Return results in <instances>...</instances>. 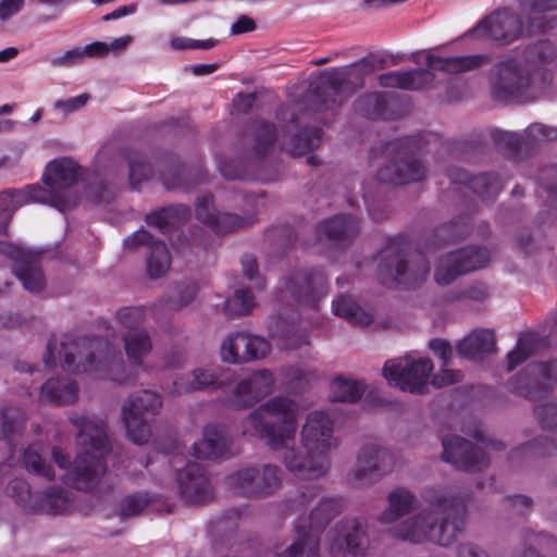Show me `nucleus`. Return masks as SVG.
<instances>
[{
  "mask_svg": "<svg viewBox=\"0 0 557 557\" xmlns=\"http://www.w3.org/2000/svg\"><path fill=\"white\" fill-rule=\"evenodd\" d=\"M78 388L70 379L48 380L41 387L42 401L52 404H72L77 399Z\"/></svg>",
  "mask_w": 557,
  "mask_h": 557,
  "instance_id": "nucleus-36",
  "label": "nucleus"
},
{
  "mask_svg": "<svg viewBox=\"0 0 557 557\" xmlns=\"http://www.w3.org/2000/svg\"><path fill=\"white\" fill-rule=\"evenodd\" d=\"M414 503V495L407 490H396L389 495V507L382 516L381 520L384 523H392L403 518L409 512Z\"/></svg>",
  "mask_w": 557,
  "mask_h": 557,
  "instance_id": "nucleus-43",
  "label": "nucleus"
},
{
  "mask_svg": "<svg viewBox=\"0 0 557 557\" xmlns=\"http://www.w3.org/2000/svg\"><path fill=\"white\" fill-rule=\"evenodd\" d=\"M491 62L487 54L462 55L442 59L430 52L424 54L425 69H420V89L445 82L448 74L476 70Z\"/></svg>",
  "mask_w": 557,
  "mask_h": 557,
  "instance_id": "nucleus-12",
  "label": "nucleus"
},
{
  "mask_svg": "<svg viewBox=\"0 0 557 557\" xmlns=\"http://www.w3.org/2000/svg\"><path fill=\"white\" fill-rule=\"evenodd\" d=\"M395 466V455L388 448L374 443L366 444L357 454L348 480L356 487H368L393 472Z\"/></svg>",
  "mask_w": 557,
  "mask_h": 557,
  "instance_id": "nucleus-8",
  "label": "nucleus"
},
{
  "mask_svg": "<svg viewBox=\"0 0 557 557\" xmlns=\"http://www.w3.org/2000/svg\"><path fill=\"white\" fill-rule=\"evenodd\" d=\"M40 449L41 446L38 444L29 446L23 455L24 466L29 472H33L36 475L45 479H52L54 476L52 468L42 460Z\"/></svg>",
  "mask_w": 557,
  "mask_h": 557,
  "instance_id": "nucleus-48",
  "label": "nucleus"
},
{
  "mask_svg": "<svg viewBox=\"0 0 557 557\" xmlns=\"http://www.w3.org/2000/svg\"><path fill=\"white\" fill-rule=\"evenodd\" d=\"M557 57V49L548 39H541L528 45L523 51V58L528 63H549Z\"/></svg>",
  "mask_w": 557,
  "mask_h": 557,
  "instance_id": "nucleus-46",
  "label": "nucleus"
},
{
  "mask_svg": "<svg viewBox=\"0 0 557 557\" xmlns=\"http://www.w3.org/2000/svg\"><path fill=\"white\" fill-rule=\"evenodd\" d=\"M148 505V499L143 495H134L125 497L121 504V515L131 517L141 512Z\"/></svg>",
  "mask_w": 557,
  "mask_h": 557,
  "instance_id": "nucleus-59",
  "label": "nucleus"
},
{
  "mask_svg": "<svg viewBox=\"0 0 557 557\" xmlns=\"http://www.w3.org/2000/svg\"><path fill=\"white\" fill-rule=\"evenodd\" d=\"M384 99L377 94H369L358 101L357 109L370 117H376L381 114Z\"/></svg>",
  "mask_w": 557,
  "mask_h": 557,
  "instance_id": "nucleus-57",
  "label": "nucleus"
},
{
  "mask_svg": "<svg viewBox=\"0 0 557 557\" xmlns=\"http://www.w3.org/2000/svg\"><path fill=\"white\" fill-rule=\"evenodd\" d=\"M460 297L473 301H485L490 297V290L485 283L473 282L461 290Z\"/></svg>",
  "mask_w": 557,
  "mask_h": 557,
  "instance_id": "nucleus-61",
  "label": "nucleus"
},
{
  "mask_svg": "<svg viewBox=\"0 0 557 557\" xmlns=\"http://www.w3.org/2000/svg\"><path fill=\"white\" fill-rule=\"evenodd\" d=\"M552 82V73L545 67H523L513 59L495 64L488 76L490 94L502 103L529 102L543 95Z\"/></svg>",
  "mask_w": 557,
  "mask_h": 557,
  "instance_id": "nucleus-5",
  "label": "nucleus"
},
{
  "mask_svg": "<svg viewBox=\"0 0 557 557\" xmlns=\"http://www.w3.org/2000/svg\"><path fill=\"white\" fill-rule=\"evenodd\" d=\"M116 317L125 329L134 332L144 322L145 310L141 307L123 308L117 311Z\"/></svg>",
  "mask_w": 557,
  "mask_h": 557,
  "instance_id": "nucleus-53",
  "label": "nucleus"
},
{
  "mask_svg": "<svg viewBox=\"0 0 557 557\" xmlns=\"http://www.w3.org/2000/svg\"><path fill=\"white\" fill-rule=\"evenodd\" d=\"M70 420L78 430L81 453L76 460L71 462L61 448L54 447L52 458L63 472L60 478L66 484L78 490H88L104 473L102 458L109 450L104 424L102 421L79 414L72 416Z\"/></svg>",
  "mask_w": 557,
  "mask_h": 557,
  "instance_id": "nucleus-4",
  "label": "nucleus"
},
{
  "mask_svg": "<svg viewBox=\"0 0 557 557\" xmlns=\"http://www.w3.org/2000/svg\"><path fill=\"white\" fill-rule=\"evenodd\" d=\"M255 307V298L250 290L236 289L233 297L224 301L222 311L230 315L248 313Z\"/></svg>",
  "mask_w": 557,
  "mask_h": 557,
  "instance_id": "nucleus-47",
  "label": "nucleus"
},
{
  "mask_svg": "<svg viewBox=\"0 0 557 557\" xmlns=\"http://www.w3.org/2000/svg\"><path fill=\"white\" fill-rule=\"evenodd\" d=\"M491 252L485 247L467 246L442 256L434 280L441 286L451 284L460 275L480 270L488 264Z\"/></svg>",
  "mask_w": 557,
  "mask_h": 557,
  "instance_id": "nucleus-10",
  "label": "nucleus"
},
{
  "mask_svg": "<svg viewBox=\"0 0 557 557\" xmlns=\"http://www.w3.org/2000/svg\"><path fill=\"white\" fill-rule=\"evenodd\" d=\"M517 248L525 255H532L537 251L539 245L529 230H521L516 235Z\"/></svg>",
  "mask_w": 557,
  "mask_h": 557,
  "instance_id": "nucleus-63",
  "label": "nucleus"
},
{
  "mask_svg": "<svg viewBox=\"0 0 557 557\" xmlns=\"http://www.w3.org/2000/svg\"><path fill=\"white\" fill-rule=\"evenodd\" d=\"M541 185L548 198L557 200V165L544 169L540 176Z\"/></svg>",
  "mask_w": 557,
  "mask_h": 557,
  "instance_id": "nucleus-58",
  "label": "nucleus"
},
{
  "mask_svg": "<svg viewBox=\"0 0 557 557\" xmlns=\"http://www.w3.org/2000/svg\"><path fill=\"white\" fill-rule=\"evenodd\" d=\"M417 143L414 139H405L398 143L389 164L382 168L379 178L382 182L396 185L414 181L417 174Z\"/></svg>",
  "mask_w": 557,
  "mask_h": 557,
  "instance_id": "nucleus-18",
  "label": "nucleus"
},
{
  "mask_svg": "<svg viewBox=\"0 0 557 557\" xmlns=\"http://www.w3.org/2000/svg\"><path fill=\"white\" fill-rule=\"evenodd\" d=\"M224 372L218 368H197L190 374L180 376L174 381L170 393L180 396L205 388H215L222 386L226 379Z\"/></svg>",
  "mask_w": 557,
  "mask_h": 557,
  "instance_id": "nucleus-28",
  "label": "nucleus"
},
{
  "mask_svg": "<svg viewBox=\"0 0 557 557\" xmlns=\"http://www.w3.org/2000/svg\"><path fill=\"white\" fill-rule=\"evenodd\" d=\"M344 509V499L336 496H321L314 503L309 513V524L305 522L296 527L301 528L310 535H314L319 541L315 529L326 525L333 518Z\"/></svg>",
  "mask_w": 557,
  "mask_h": 557,
  "instance_id": "nucleus-30",
  "label": "nucleus"
},
{
  "mask_svg": "<svg viewBox=\"0 0 557 557\" xmlns=\"http://www.w3.org/2000/svg\"><path fill=\"white\" fill-rule=\"evenodd\" d=\"M319 491L320 487L318 485L306 487L293 500L292 508L296 511L306 509L308 506L312 505V503L318 496Z\"/></svg>",
  "mask_w": 557,
  "mask_h": 557,
  "instance_id": "nucleus-64",
  "label": "nucleus"
},
{
  "mask_svg": "<svg viewBox=\"0 0 557 557\" xmlns=\"http://www.w3.org/2000/svg\"><path fill=\"white\" fill-rule=\"evenodd\" d=\"M319 542L314 535H310L305 530L296 527L295 542L282 554L275 557H319Z\"/></svg>",
  "mask_w": 557,
  "mask_h": 557,
  "instance_id": "nucleus-44",
  "label": "nucleus"
},
{
  "mask_svg": "<svg viewBox=\"0 0 557 557\" xmlns=\"http://www.w3.org/2000/svg\"><path fill=\"white\" fill-rule=\"evenodd\" d=\"M519 11L525 16L529 34H541L554 28L557 17H548L547 12L557 10V0H517Z\"/></svg>",
  "mask_w": 557,
  "mask_h": 557,
  "instance_id": "nucleus-27",
  "label": "nucleus"
},
{
  "mask_svg": "<svg viewBox=\"0 0 557 557\" xmlns=\"http://www.w3.org/2000/svg\"><path fill=\"white\" fill-rule=\"evenodd\" d=\"M470 233V219L460 216L435 230L434 236L438 244L454 243L463 239Z\"/></svg>",
  "mask_w": 557,
  "mask_h": 557,
  "instance_id": "nucleus-45",
  "label": "nucleus"
},
{
  "mask_svg": "<svg viewBox=\"0 0 557 557\" xmlns=\"http://www.w3.org/2000/svg\"><path fill=\"white\" fill-rule=\"evenodd\" d=\"M420 512V532L441 546L451 544L465 530L468 509L461 498H446L442 495L424 496Z\"/></svg>",
  "mask_w": 557,
  "mask_h": 557,
  "instance_id": "nucleus-6",
  "label": "nucleus"
},
{
  "mask_svg": "<svg viewBox=\"0 0 557 557\" xmlns=\"http://www.w3.org/2000/svg\"><path fill=\"white\" fill-rule=\"evenodd\" d=\"M358 228V222L354 218L345 215L336 216L323 222L319 226V242L339 246L352 239Z\"/></svg>",
  "mask_w": 557,
  "mask_h": 557,
  "instance_id": "nucleus-32",
  "label": "nucleus"
},
{
  "mask_svg": "<svg viewBox=\"0 0 557 557\" xmlns=\"http://www.w3.org/2000/svg\"><path fill=\"white\" fill-rule=\"evenodd\" d=\"M82 49L79 47L70 49L59 57H54L50 60L53 66L70 67L83 62Z\"/></svg>",
  "mask_w": 557,
  "mask_h": 557,
  "instance_id": "nucleus-62",
  "label": "nucleus"
},
{
  "mask_svg": "<svg viewBox=\"0 0 557 557\" xmlns=\"http://www.w3.org/2000/svg\"><path fill=\"white\" fill-rule=\"evenodd\" d=\"M364 393V385L356 380L336 377L330 385V398L333 401L351 403L358 400Z\"/></svg>",
  "mask_w": 557,
  "mask_h": 557,
  "instance_id": "nucleus-42",
  "label": "nucleus"
},
{
  "mask_svg": "<svg viewBox=\"0 0 557 557\" xmlns=\"http://www.w3.org/2000/svg\"><path fill=\"white\" fill-rule=\"evenodd\" d=\"M129 183L134 187H138L140 183L148 180L151 174V169L148 163L139 156H134L129 159Z\"/></svg>",
  "mask_w": 557,
  "mask_h": 557,
  "instance_id": "nucleus-54",
  "label": "nucleus"
},
{
  "mask_svg": "<svg viewBox=\"0 0 557 557\" xmlns=\"http://www.w3.org/2000/svg\"><path fill=\"white\" fill-rule=\"evenodd\" d=\"M0 253L13 261V271L25 289L34 294L44 289L46 278L36 253L7 242H0Z\"/></svg>",
  "mask_w": 557,
  "mask_h": 557,
  "instance_id": "nucleus-17",
  "label": "nucleus"
},
{
  "mask_svg": "<svg viewBox=\"0 0 557 557\" xmlns=\"http://www.w3.org/2000/svg\"><path fill=\"white\" fill-rule=\"evenodd\" d=\"M286 384L292 388H302L315 379V371L310 368L290 367L284 371Z\"/></svg>",
  "mask_w": 557,
  "mask_h": 557,
  "instance_id": "nucleus-52",
  "label": "nucleus"
},
{
  "mask_svg": "<svg viewBox=\"0 0 557 557\" xmlns=\"http://www.w3.org/2000/svg\"><path fill=\"white\" fill-rule=\"evenodd\" d=\"M555 552L557 555V539L543 532H525L524 548L520 557H548Z\"/></svg>",
  "mask_w": 557,
  "mask_h": 557,
  "instance_id": "nucleus-39",
  "label": "nucleus"
},
{
  "mask_svg": "<svg viewBox=\"0 0 557 557\" xmlns=\"http://www.w3.org/2000/svg\"><path fill=\"white\" fill-rule=\"evenodd\" d=\"M333 312L356 325L366 326L372 322V314L363 310L349 295H339L333 300Z\"/></svg>",
  "mask_w": 557,
  "mask_h": 557,
  "instance_id": "nucleus-38",
  "label": "nucleus"
},
{
  "mask_svg": "<svg viewBox=\"0 0 557 557\" xmlns=\"http://www.w3.org/2000/svg\"><path fill=\"white\" fill-rule=\"evenodd\" d=\"M216 45L214 39L197 40L188 37H173L170 40V47L173 50L202 49L209 50Z\"/></svg>",
  "mask_w": 557,
  "mask_h": 557,
  "instance_id": "nucleus-56",
  "label": "nucleus"
},
{
  "mask_svg": "<svg viewBox=\"0 0 557 557\" xmlns=\"http://www.w3.org/2000/svg\"><path fill=\"white\" fill-rule=\"evenodd\" d=\"M522 32L521 16L508 9H502L485 16L468 34L475 38H488L502 45H508L518 39Z\"/></svg>",
  "mask_w": 557,
  "mask_h": 557,
  "instance_id": "nucleus-15",
  "label": "nucleus"
},
{
  "mask_svg": "<svg viewBox=\"0 0 557 557\" xmlns=\"http://www.w3.org/2000/svg\"><path fill=\"white\" fill-rule=\"evenodd\" d=\"M72 506L73 499L69 493L61 488H50L39 496L35 509L46 513H64Z\"/></svg>",
  "mask_w": 557,
  "mask_h": 557,
  "instance_id": "nucleus-40",
  "label": "nucleus"
},
{
  "mask_svg": "<svg viewBox=\"0 0 557 557\" xmlns=\"http://www.w3.org/2000/svg\"><path fill=\"white\" fill-rule=\"evenodd\" d=\"M503 187L500 175L494 171L472 175L469 186L474 195L490 205L496 199Z\"/></svg>",
  "mask_w": 557,
  "mask_h": 557,
  "instance_id": "nucleus-37",
  "label": "nucleus"
},
{
  "mask_svg": "<svg viewBox=\"0 0 557 557\" xmlns=\"http://www.w3.org/2000/svg\"><path fill=\"white\" fill-rule=\"evenodd\" d=\"M273 387L274 376L271 371H256L237 384L233 393L232 403L236 407L252 406L268 396L273 391Z\"/></svg>",
  "mask_w": 557,
  "mask_h": 557,
  "instance_id": "nucleus-21",
  "label": "nucleus"
},
{
  "mask_svg": "<svg viewBox=\"0 0 557 557\" xmlns=\"http://www.w3.org/2000/svg\"><path fill=\"white\" fill-rule=\"evenodd\" d=\"M187 216L188 210L184 206H173L148 214L146 222L149 226L165 232L178 225Z\"/></svg>",
  "mask_w": 557,
  "mask_h": 557,
  "instance_id": "nucleus-41",
  "label": "nucleus"
},
{
  "mask_svg": "<svg viewBox=\"0 0 557 557\" xmlns=\"http://www.w3.org/2000/svg\"><path fill=\"white\" fill-rule=\"evenodd\" d=\"M271 337L281 350H293L308 344L307 336L299 332V329L285 320L271 322Z\"/></svg>",
  "mask_w": 557,
  "mask_h": 557,
  "instance_id": "nucleus-35",
  "label": "nucleus"
},
{
  "mask_svg": "<svg viewBox=\"0 0 557 557\" xmlns=\"http://www.w3.org/2000/svg\"><path fill=\"white\" fill-rule=\"evenodd\" d=\"M88 98V95L83 94L65 100H58L54 103V109L59 110L64 115H67L85 107Z\"/></svg>",
  "mask_w": 557,
  "mask_h": 557,
  "instance_id": "nucleus-60",
  "label": "nucleus"
},
{
  "mask_svg": "<svg viewBox=\"0 0 557 557\" xmlns=\"http://www.w3.org/2000/svg\"><path fill=\"white\" fill-rule=\"evenodd\" d=\"M371 70L372 67L368 61H361L348 67L325 72L320 78V84L335 97L332 100V104L326 99L323 100L325 107L329 109L333 104L342 103V95L349 88L348 85L351 84L352 78L359 79L362 74L369 73Z\"/></svg>",
  "mask_w": 557,
  "mask_h": 557,
  "instance_id": "nucleus-25",
  "label": "nucleus"
},
{
  "mask_svg": "<svg viewBox=\"0 0 557 557\" xmlns=\"http://www.w3.org/2000/svg\"><path fill=\"white\" fill-rule=\"evenodd\" d=\"M557 127L548 126L542 123H533L525 131L523 143L525 147H534L543 141L556 140Z\"/></svg>",
  "mask_w": 557,
  "mask_h": 557,
  "instance_id": "nucleus-49",
  "label": "nucleus"
},
{
  "mask_svg": "<svg viewBox=\"0 0 557 557\" xmlns=\"http://www.w3.org/2000/svg\"><path fill=\"white\" fill-rule=\"evenodd\" d=\"M84 170L71 158L50 161L44 172L46 187L28 185L21 189L0 193V234H3L14 211L28 203H45L63 212L78 201L76 184Z\"/></svg>",
  "mask_w": 557,
  "mask_h": 557,
  "instance_id": "nucleus-2",
  "label": "nucleus"
},
{
  "mask_svg": "<svg viewBox=\"0 0 557 557\" xmlns=\"http://www.w3.org/2000/svg\"><path fill=\"white\" fill-rule=\"evenodd\" d=\"M270 351L271 345L265 338L246 332H235L222 341L220 356L224 362L242 363L265 358Z\"/></svg>",
  "mask_w": 557,
  "mask_h": 557,
  "instance_id": "nucleus-16",
  "label": "nucleus"
},
{
  "mask_svg": "<svg viewBox=\"0 0 557 557\" xmlns=\"http://www.w3.org/2000/svg\"><path fill=\"white\" fill-rule=\"evenodd\" d=\"M441 459L456 470L470 474L482 473L491 466L490 455L471 441L456 434L442 437Z\"/></svg>",
  "mask_w": 557,
  "mask_h": 557,
  "instance_id": "nucleus-11",
  "label": "nucleus"
},
{
  "mask_svg": "<svg viewBox=\"0 0 557 557\" xmlns=\"http://www.w3.org/2000/svg\"><path fill=\"white\" fill-rule=\"evenodd\" d=\"M161 407V396L151 391H143L124 401L122 420L131 441L136 444L148 442L151 434L149 420L159 413Z\"/></svg>",
  "mask_w": 557,
  "mask_h": 557,
  "instance_id": "nucleus-7",
  "label": "nucleus"
},
{
  "mask_svg": "<svg viewBox=\"0 0 557 557\" xmlns=\"http://www.w3.org/2000/svg\"><path fill=\"white\" fill-rule=\"evenodd\" d=\"M491 137L499 150L515 152L524 145L523 136L515 132L493 129Z\"/></svg>",
  "mask_w": 557,
  "mask_h": 557,
  "instance_id": "nucleus-51",
  "label": "nucleus"
},
{
  "mask_svg": "<svg viewBox=\"0 0 557 557\" xmlns=\"http://www.w3.org/2000/svg\"><path fill=\"white\" fill-rule=\"evenodd\" d=\"M124 349L132 366L144 372L149 371L144 358L151 351L152 344L145 330L128 332L124 337Z\"/></svg>",
  "mask_w": 557,
  "mask_h": 557,
  "instance_id": "nucleus-34",
  "label": "nucleus"
},
{
  "mask_svg": "<svg viewBox=\"0 0 557 557\" xmlns=\"http://www.w3.org/2000/svg\"><path fill=\"white\" fill-rule=\"evenodd\" d=\"M196 214L199 221L216 233H228L252 223L251 218L216 212L211 196H205L197 201Z\"/></svg>",
  "mask_w": 557,
  "mask_h": 557,
  "instance_id": "nucleus-26",
  "label": "nucleus"
},
{
  "mask_svg": "<svg viewBox=\"0 0 557 557\" xmlns=\"http://www.w3.org/2000/svg\"><path fill=\"white\" fill-rule=\"evenodd\" d=\"M127 248H136L139 245L150 247L151 251L147 259V272L152 278L165 274L171 267V256L166 246L161 242H154L152 236L145 230L133 233L124 240Z\"/></svg>",
  "mask_w": 557,
  "mask_h": 557,
  "instance_id": "nucleus-22",
  "label": "nucleus"
},
{
  "mask_svg": "<svg viewBox=\"0 0 557 557\" xmlns=\"http://www.w3.org/2000/svg\"><path fill=\"white\" fill-rule=\"evenodd\" d=\"M534 413L544 429L557 431V405L555 403L535 407Z\"/></svg>",
  "mask_w": 557,
  "mask_h": 557,
  "instance_id": "nucleus-55",
  "label": "nucleus"
},
{
  "mask_svg": "<svg viewBox=\"0 0 557 557\" xmlns=\"http://www.w3.org/2000/svg\"><path fill=\"white\" fill-rule=\"evenodd\" d=\"M177 483L182 496L188 503H202L212 496L211 483L197 462H189L183 470H178Z\"/></svg>",
  "mask_w": 557,
  "mask_h": 557,
  "instance_id": "nucleus-23",
  "label": "nucleus"
},
{
  "mask_svg": "<svg viewBox=\"0 0 557 557\" xmlns=\"http://www.w3.org/2000/svg\"><path fill=\"white\" fill-rule=\"evenodd\" d=\"M380 84L388 88L414 89L417 73L414 71L389 72L380 76Z\"/></svg>",
  "mask_w": 557,
  "mask_h": 557,
  "instance_id": "nucleus-50",
  "label": "nucleus"
},
{
  "mask_svg": "<svg viewBox=\"0 0 557 557\" xmlns=\"http://www.w3.org/2000/svg\"><path fill=\"white\" fill-rule=\"evenodd\" d=\"M194 456L201 459H218L230 456L228 440L223 430L216 425H208L203 436L193 446Z\"/></svg>",
  "mask_w": 557,
  "mask_h": 557,
  "instance_id": "nucleus-31",
  "label": "nucleus"
},
{
  "mask_svg": "<svg viewBox=\"0 0 557 557\" xmlns=\"http://www.w3.org/2000/svg\"><path fill=\"white\" fill-rule=\"evenodd\" d=\"M554 380H557V359L529 363L507 381L506 387L516 395L537 401L550 393L549 382Z\"/></svg>",
  "mask_w": 557,
  "mask_h": 557,
  "instance_id": "nucleus-9",
  "label": "nucleus"
},
{
  "mask_svg": "<svg viewBox=\"0 0 557 557\" xmlns=\"http://www.w3.org/2000/svg\"><path fill=\"white\" fill-rule=\"evenodd\" d=\"M282 482V471L276 466L262 469L245 468L227 476L226 485L248 496L269 495L276 491Z\"/></svg>",
  "mask_w": 557,
  "mask_h": 557,
  "instance_id": "nucleus-14",
  "label": "nucleus"
},
{
  "mask_svg": "<svg viewBox=\"0 0 557 557\" xmlns=\"http://www.w3.org/2000/svg\"><path fill=\"white\" fill-rule=\"evenodd\" d=\"M388 384L403 392L414 393L418 389V357L414 352L401 358L391 359L383 368Z\"/></svg>",
  "mask_w": 557,
  "mask_h": 557,
  "instance_id": "nucleus-24",
  "label": "nucleus"
},
{
  "mask_svg": "<svg viewBox=\"0 0 557 557\" xmlns=\"http://www.w3.org/2000/svg\"><path fill=\"white\" fill-rule=\"evenodd\" d=\"M299 405L283 396L268 399L243 421L244 435L264 440L281 458L288 471L299 479H318L329 470V451L336 446L334 421L323 410L307 414L300 438L307 456L294 449L298 428Z\"/></svg>",
  "mask_w": 557,
  "mask_h": 557,
  "instance_id": "nucleus-1",
  "label": "nucleus"
},
{
  "mask_svg": "<svg viewBox=\"0 0 557 557\" xmlns=\"http://www.w3.org/2000/svg\"><path fill=\"white\" fill-rule=\"evenodd\" d=\"M281 292L284 297H292L297 302L314 306L327 294V287L321 275L298 271L282 282Z\"/></svg>",
  "mask_w": 557,
  "mask_h": 557,
  "instance_id": "nucleus-20",
  "label": "nucleus"
},
{
  "mask_svg": "<svg viewBox=\"0 0 557 557\" xmlns=\"http://www.w3.org/2000/svg\"><path fill=\"white\" fill-rule=\"evenodd\" d=\"M45 363L48 367L60 364L64 371L90 373L96 379L119 384L131 382L122 358L107 339L66 336L60 344L50 341Z\"/></svg>",
  "mask_w": 557,
  "mask_h": 557,
  "instance_id": "nucleus-3",
  "label": "nucleus"
},
{
  "mask_svg": "<svg viewBox=\"0 0 557 557\" xmlns=\"http://www.w3.org/2000/svg\"><path fill=\"white\" fill-rule=\"evenodd\" d=\"M409 245L405 238L397 237L391 240L389 245L381 252V274L384 283L407 285L413 272L408 265Z\"/></svg>",
  "mask_w": 557,
  "mask_h": 557,
  "instance_id": "nucleus-19",
  "label": "nucleus"
},
{
  "mask_svg": "<svg viewBox=\"0 0 557 557\" xmlns=\"http://www.w3.org/2000/svg\"><path fill=\"white\" fill-rule=\"evenodd\" d=\"M548 346L549 341L547 336L534 332L522 333L518 338L516 348L507 356V370H513L529 357L545 350Z\"/></svg>",
  "mask_w": 557,
  "mask_h": 557,
  "instance_id": "nucleus-33",
  "label": "nucleus"
},
{
  "mask_svg": "<svg viewBox=\"0 0 557 557\" xmlns=\"http://www.w3.org/2000/svg\"><path fill=\"white\" fill-rule=\"evenodd\" d=\"M496 349V338L492 330L475 329L458 342L457 352L469 360H482Z\"/></svg>",
  "mask_w": 557,
  "mask_h": 557,
  "instance_id": "nucleus-29",
  "label": "nucleus"
},
{
  "mask_svg": "<svg viewBox=\"0 0 557 557\" xmlns=\"http://www.w3.org/2000/svg\"><path fill=\"white\" fill-rule=\"evenodd\" d=\"M326 547L331 557H364L366 531L358 518H344L326 534Z\"/></svg>",
  "mask_w": 557,
  "mask_h": 557,
  "instance_id": "nucleus-13",
  "label": "nucleus"
}]
</instances>
